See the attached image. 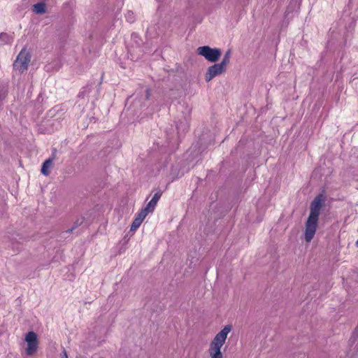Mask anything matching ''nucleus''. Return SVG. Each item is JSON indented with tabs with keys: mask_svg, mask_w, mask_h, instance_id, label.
Listing matches in <instances>:
<instances>
[{
	"mask_svg": "<svg viewBox=\"0 0 358 358\" xmlns=\"http://www.w3.org/2000/svg\"><path fill=\"white\" fill-rule=\"evenodd\" d=\"M0 40L1 41H4L5 43H10L13 40V38H11L9 34H5V32H2L0 34Z\"/></svg>",
	"mask_w": 358,
	"mask_h": 358,
	"instance_id": "f8f14e48",
	"label": "nucleus"
},
{
	"mask_svg": "<svg viewBox=\"0 0 358 358\" xmlns=\"http://www.w3.org/2000/svg\"><path fill=\"white\" fill-rule=\"evenodd\" d=\"M148 208L145 206V208H143L136 215L137 218L141 224L143 220L145 219L147 215H148Z\"/></svg>",
	"mask_w": 358,
	"mask_h": 358,
	"instance_id": "9d476101",
	"label": "nucleus"
},
{
	"mask_svg": "<svg viewBox=\"0 0 358 358\" xmlns=\"http://www.w3.org/2000/svg\"><path fill=\"white\" fill-rule=\"evenodd\" d=\"M32 10L35 13H38L39 15H43V13H46V4L43 2L36 3L35 5L32 6Z\"/></svg>",
	"mask_w": 358,
	"mask_h": 358,
	"instance_id": "1a4fd4ad",
	"label": "nucleus"
},
{
	"mask_svg": "<svg viewBox=\"0 0 358 358\" xmlns=\"http://www.w3.org/2000/svg\"><path fill=\"white\" fill-rule=\"evenodd\" d=\"M162 194V192H157V193H155L153 197L152 198L151 201H150L146 205L149 213H150V212L154 211Z\"/></svg>",
	"mask_w": 358,
	"mask_h": 358,
	"instance_id": "6e6552de",
	"label": "nucleus"
},
{
	"mask_svg": "<svg viewBox=\"0 0 358 358\" xmlns=\"http://www.w3.org/2000/svg\"><path fill=\"white\" fill-rule=\"evenodd\" d=\"M99 358H103V357H99Z\"/></svg>",
	"mask_w": 358,
	"mask_h": 358,
	"instance_id": "f3484780",
	"label": "nucleus"
},
{
	"mask_svg": "<svg viewBox=\"0 0 358 358\" xmlns=\"http://www.w3.org/2000/svg\"><path fill=\"white\" fill-rule=\"evenodd\" d=\"M31 61V55L27 50V48H23L19 52L16 59L13 64V68L15 71H19L20 73H23L29 68V64Z\"/></svg>",
	"mask_w": 358,
	"mask_h": 358,
	"instance_id": "7ed1b4c3",
	"label": "nucleus"
},
{
	"mask_svg": "<svg viewBox=\"0 0 358 358\" xmlns=\"http://www.w3.org/2000/svg\"><path fill=\"white\" fill-rule=\"evenodd\" d=\"M232 327L230 324L225 325L222 329L215 335L209 344L208 353L210 358H224L221 351L222 347L225 344L227 335L230 334Z\"/></svg>",
	"mask_w": 358,
	"mask_h": 358,
	"instance_id": "f03ea898",
	"label": "nucleus"
},
{
	"mask_svg": "<svg viewBox=\"0 0 358 358\" xmlns=\"http://www.w3.org/2000/svg\"><path fill=\"white\" fill-rule=\"evenodd\" d=\"M25 341L28 345L25 350L26 354L28 355L36 354L38 348V338L37 334L34 333V331H29L25 336Z\"/></svg>",
	"mask_w": 358,
	"mask_h": 358,
	"instance_id": "39448f33",
	"label": "nucleus"
},
{
	"mask_svg": "<svg viewBox=\"0 0 358 358\" xmlns=\"http://www.w3.org/2000/svg\"><path fill=\"white\" fill-rule=\"evenodd\" d=\"M141 226V222L140 221L138 220L137 216L135 217L131 225V227H130V230L131 231H136L137 230V229L138 227H140Z\"/></svg>",
	"mask_w": 358,
	"mask_h": 358,
	"instance_id": "ddd939ff",
	"label": "nucleus"
},
{
	"mask_svg": "<svg viewBox=\"0 0 358 358\" xmlns=\"http://www.w3.org/2000/svg\"><path fill=\"white\" fill-rule=\"evenodd\" d=\"M150 90H146V97L148 99L150 96Z\"/></svg>",
	"mask_w": 358,
	"mask_h": 358,
	"instance_id": "2eb2a0df",
	"label": "nucleus"
},
{
	"mask_svg": "<svg viewBox=\"0 0 358 358\" xmlns=\"http://www.w3.org/2000/svg\"><path fill=\"white\" fill-rule=\"evenodd\" d=\"M54 159L55 155H53L52 157L45 159V161L43 162L41 168V173L43 175L48 176L50 174V168L53 165Z\"/></svg>",
	"mask_w": 358,
	"mask_h": 358,
	"instance_id": "0eeeda50",
	"label": "nucleus"
},
{
	"mask_svg": "<svg viewBox=\"0 0 358 358\" xmlns=\"http://www.w3.org/2000/svg\"><path fill=\"white\" fill-rule=\"evenodd\" d=\"M196 54L202 55L207 61L215 62L221 57L222 51L217 48H212L210 45H202L196 48Z\"/></svg>",
	"mask_w": 358,
	"mask_h": 358,
	"instance_id": "20e7f679",
	"label": "nucleus"
},
{
	"mask_svg": "<svg viewBox=\"0 0 358 358\" xmlns=\"http://www.w3.org/2000/svg\"><path fill=\"white\" fill-rule=\"evenodd\" d=\"M225 72L222 65L220 64H214L207 69L206 73L205 74V79L206 81L212 80L216 76L221 75Z\"/></svg>",
	"mask_w": 358,
	"mask_h": 358,
	"instance_id": "423d86ee",
	"label": "nucleus"
},
{
	"mask_svg": "<svg viewBox=\"0 0 358 358\" xmlns=\"http://www.w3.org/2000/svg\"><path fill=\"white\" fill-rule=\"evenodd\" d=\"M230 56H231V51L228 50L225 52L224 56L221 62L222 67L224 69V71H226L227 66L229 64L230 62Z\"/></svg>",
	"mask_w": 358,
	"mask_h": 358,
	"instance_id": "9b49d317",
	"label": "nucleus"
},
{
	"mask_svg": "<svg viewBox=\"0 0 358 358\" xmlns=\"http://www.w3.org/2000/svg\"><path fill=\"white\" fill-rule=\"evenodd\" d=\"M61 358H69L66 350H63V354L61 355Z\"/></svg>",
	"mask_w": 358,
	"mask_h": 358,
	"instance_id": "4468645a",
	"label": "nucleus"
},
{
	"mask_svg": "<svg viewBox=\"0 0 358 358\" xmlns=\"http://www.w3.org/2000/svg\"><path fill=\"white\" fill-rule=\"evenodd\" d=\"M357 244L358 245V239H357Z\"/></svg>",
	"mask_w": 358,
	"mask_h": 358,
	"instance_id": "dca6fc26",
	"label": "nucleus"
},
{
	"mask_svg": "<svg viewBox=\"0 0 358 358\" xmlns=\"http://www.w3.org/2000/svg\"><path fill=\"white\" fill-rule=\"evenodd\" d=\"M324 203L325 197L322 194L316 195L311 202L309 217L305 224L304 238L306 243H310L314 238L318 227L320 210Z\"/></svg>",
	"mask_w": 358,
	"mask_h": 358,
	"instance_id": "f257e3e1",
	"label": "nucleus"
}]
</instances>
